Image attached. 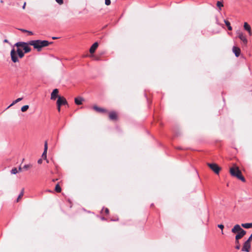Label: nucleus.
Wrapping results in <instances>:
<instances>
[{
  "mask_svg": "<svg viewBox=\"0 0 252 252\" xmlns=\"http://www.w3.org/2000/svg\"><path fill=\"white\" fill-rule=\"evenodd\" d=\"M21 170H22V168L21 166H20L19 168V171H21Z\"/></svg>",
  "mask_w": 252,
  "mask_h": 252,
  "instance_id": "a19ab883",
  "label": "nucleus"
},
{
  "mask_svg": "<svg viewBox=\"0 0 252 252\" xmlns=\"http://www.w3.org/2000/svg\"><path fill=\"white\" fill-rule=\"evenodd\" d=\"M10 56L11 60L14 63H17L19 62V60L17 57V54L14 49H12L10 52Z\"/></svg>",
  "mask_w": 252,
  "mask_h": 252,
  "instance_id": "423d86ee",
  "label": "nucleus"
},
{
  "mask_svg": "<svg viewBox=\"0 0 252 252\" xmlns=\"http://www.w3.org/2000/svg\"><path fill=\"white\" fill-rule=\"evenodd\" d=\"M18 172V171L16 168H13L11 171V173L13 174H16Z\"/></svg>",
  "mask_w": 252,
  "mask_h": 252,
  "instance_id": "a878e982",
  "label": "nucleus"
},
{
  "mask_svg": "<svg viewBox=\"0 0 252 252\" xmlns=\"http://www.w3.org/2000/svg\"><path fill=\"white\" fill-rule=\"evenodd\" d=\"M237 244V245H236V246L235 247L236 249H237V250H239L240 248V245L239 243V244Z\"/></svg>",
  "mask_w": 252,
  "mask_h": 252,
  "instance_id": "72a5a7b5",
  "label": "nucleus"
},
{
  "mask_svg": "<svg viewBox=\"0 0 252 252\" xmlns=\"http://www.w3.org/2000/svg\"><path fill=\"white\" fill-rule=\"evenodd\" d=\"M23 99L22 97H20L16 99L15 100L13 101V102L7 107V108H9V107H11L12 106L14 105L16 103L19 102V101H21Z\"/></svg>",
  "mask_w": 252,
  "mask_h": 252,
  "instance_id": "aec40b11",
  "label": "nucleus"
},
{
  "mask_svg": "<svg viewBox=\"0 0 252 252\" xmlns=\"http://www.w3.org/2000/svg\"><path fill=\"white\" fill-rule=\"evenodd\" d=\"M57 179H54V180H53V182H55V181H57Z\"/></svg>",
  "mask_w": 252,
  "mask_h": 252,
  "instance_id": "79ce46f5",
  "label": "nucleus"
},
{
  "mask_svg": "<svg viewBox=\"0 0 252 252\" xmlns=\"http://www.w3.org/2000/svg\"><path fill=\"white\" fill-rule=\"evenodd\" d=\"M105 212L106 213V214H108V213H109L108 209L106 208L105 210Z\"/></svg>",
  "mask_w": 252,
  "mask_h": 252,
  "instance_id": "4c0bfd02",
  "label": "nucleus"
},
{
  "mask_svg": "<svg viewBox=\"0 0 252 252\" xmlns=\"http://www.w3.org/2000/svg\"><path fill=\"white\" fill-rule=\"evenodd\" d=\"M16 52L20 58H23L24 57V52H23V51L20 48H19V47H18Z\"/></svg>",
  "mask_w": 252,
  "mask_h": 252,
  "instance_id": "a211bd4d",
  "label": "nucleus"
},
{
  "mask_svg": "<svg viewBox=\"0 0 252 252\" xmlns=\"http://www.w3.org/2000/svg\"><path fill=\"white\" fill-rule=\"evenodd\" d=\"M27 33H28L29 35H33V34L32 32L29 31H28Z\"/></svg>",
  "mask_w": 252,
  "mask_h": 252,
  "instance_id": "c9c22d12",
  "label": "nucleus"
},
{
  "mask_svg": "<svg viewBox=\"0 0 252 252\" xmlns=\"http://www.w3.org/2000/svg\"><path fill=\"white\" fill-rule=\"evenodd\" d=\"M3 41H4V42H5V43H8V40H7V39H4Z\"/></svg>",
  "mask_w": 252,
  "mask_h": 252,
  "instance_id": "ea45409f",
  "label": "nucleus"
},
{
  "mask_svg": "<svg viewBox=\"0 0 252 252\" xmlns=\"http://www.w3.org/2000/svg\"><path fill=\"white\" fill-rule=\"evenodd\" d=\"M52 43L47 40H33L30 41V45L32 46L34 49L38 52L41 51L42 48L49 46Z\"/></svg>",
  "mask_w": 252,
  "mask_h": 252,
  "instance_id": "f257e3e1",
  "label": "nucleus"
},
{
  "mask_svg": "<svg viewBox=\"0 0 252 252\" xmlns=\"http://www.w3.org/2000/svg\"><path fill=\"white\" fill-rule=\"evenodd\" d=\"M48 149L47 142L45 141L44 144V150L42 154V157L44 159H46L47 158V151Z\"/></svg>",
  "mask_w": 252,
  "mask_h": 252,
  "instance_id": "2eb2a0df",
  "label": "nucleus"
},
{
  "mask_svg": "<svg viewBox=\"0 0 252 252\" xmlns=\"http://www.w3.org/2000/svg\"><path fill=\"white\" fill-rule=\"evenodd\" d=\"M238 37L241 40L243 41L244 44H247L248 43V40L246 38V37L242 32H241L240 31H238L236 32Z\"/></svg>",
  "mask_w": 252,
  "mask_h": 252,
  "instance_id": "0eeeda50",
  "label": "nucleus"
},
{
  "mask_svg": "<svg viewBox=\"0 0 252 252\" xmlns=\"http://www.w3.org/2000/svg\"><path fill=\"white\" fill-rule=\"evenodd\" d=\"M105 4L106 5H109L111 4L110 0H105Z\"/></svg>",
  "mask_w": 252,
  "mask_h": 252,
  "instance_id": "cd10ccee",
  "label": "nucleus"
},
{
  "mask_svg": "<svg viewBox=\"0 0 252 252\" xmlns=\"http://www.w3.org/2000/svg\"><path fill=\"white\" fill-rule=\"evenodd\" d=\"M30 45H31L30 44V41L28 42H18L15 44V46L17 47L23 48L25 53H27L31 51L32 49L29 46Z\"/></svg>",
  "mask_w": 252,
  "mask_h": 252,
  "instance_id": "20e7f679",
  "label": "nucleus"
},
{
  "mask_svg": "<svg viewBox=\"0 0 252 252\" xmlns=\"http://www.w3.org/2000/svg\"><path fill=\"white\" fill-rule=\"evenodd\" d=\"M59 90L57 89H55L51 93V99L55 100L57 98H58L59 96H60L58 95Z\"/></svg>",
  "mask_w": 252,
  "mask_h": 252,
  "instance_id": "9d476101",
  "label": "nucleus"
},
{
  "mask_svg": "<svg viewBox=\"0 0 252 252\" xmlns=\"http://www.w3.org/2000/svg\"><path fill=\"white\" fill-rule=\"evenodd\" d=\"M233 52L234 53L236 57H239L240 54L241 50L239 48L234 46L233 48Z\"/></svg>",
  "mask_w": 252,
  "mask_h": 252,
  "instance_id": "dca6fc26",
  "label": "nucleus"
},
{
  "mask_svg": "<svg viewBox=\"0 0 252 252\" xmlns=\"http://www.w3.org/2000/svg\"><path fill=\"white\" fill-rule=\"evenodd\" d=\"M57 106L58 111L59 112H60V111H61V107L62 106H61L60 105H59V104H57Z\"/></svg>",
  "mask_w": 252,
  "mask_h": 252,
  "instance_id": "2f4dec72",
  "label": "nucleus"
},
{
  "mask_svg": "<svg viewBox=\"0 0 252 252\" xmlns=\"http://www.w3.org/2000/svg\"><path fill=\"white\" fill-rule=\"evenodd\" d=\"M241 225L245 228H252V223H242Z\"/></svg>",
  "mask_w": 252,
  "mask_h": 252,
  "instance_id": "6ab92c4d",
  "label": "nucleus"
},
{
  "mask_svg": "<svg viewBox=\"0 0 252 252\" xmlns=\"http://www.w3.org/2000/svg\"><path fill=\"white\" fill-rule=\"evenodd\" d=\"M42 160L41 158L38 159V161H37V162L39 164H41L42 163Z\"/></svg>",
  "mask_w": 252,
  "mask_h": 252,
  "instance_id": "e433bc0d",
  "label": "nucleus"
},
{
  "mask_svg": "<svg viewBox=\"0 0 252 252\" xmlns=\"http://www.w3.org/2000/svg\"><path fill=\"white\" fill-rule=\"evenodd\" d=\"M224 23H225L226 26H227L228 30L229 31H231L232 29L230 25V22L228 21L224 20Z\"/></svg>",
  "mask_w": 252,
  "mask_h": 252,
  "instance_id": "4be33fe9",
  "label": "nucleus"
},
{
  "mask_svg": "<svg viewBox=\"0 0 252 252\" xmlns=\"http://www.w3.org/2000/svg\"><path fill=\"white\" fill-rule=\"evenodd\" d=\"M109 118L110 120L112 121H116L118 119V114L115 111H112L109 113Z\"/></svg>",
  "mask_w": 252,
  "mask_h": 252,
  "instance_id": "9b49d317",
  "label": "nucleus"
},
{
  "mask_svg": "<svg viewBox=\"0 0 252 252\" xmlns=\"http://www.w3.org/2000/svg\"><path fill=\"white\" fill-rule=\"evenodd\" d=\"M244 28L250 34L252 33L251 26L248 24V23L245 22L244 24Z\"/></svg>",
  "mask_w": 252,
  "mask_h": 252,
  "instance_id": "f3484780",
  "label": "nucleus"
},
{
  "mask_svg": "<svg viewBox=\"0 0 252 252\" xmlns=\"http://www.w3.org/2000/svg\"><path fill=\"white\" fill-rule=\"evenodd\" d=\"M207 164L216 174H218L219 173L221 168L216 163H207Z\"/></svg>",
  "mask_w": 252,
  "mask_h": 252,
  "instance_id": "39448f33",
  "label": "nucleus"
},
{
  "mask_svg": "<svg viewBox=\"0 0 252 252\" xmlns=\"http://www.w3.org/2000/svg\"><path fill=\"white\" fill-rule=\"evenodd\" d=\"M217 5L220 8V9H221V8L223 6V3L220 1H218Z\"/></svg>",
  "mask_w": 252,
  "mask_h": 252,
  "instance_id": "393cba45",
  "label": "nucleus"
},
{
  "mask_svg": "<svg viewBox=\"0 0 252 252\" xmlns=\"http://www.w3.org/2000/svg\"><path fill=\"white\" fill-rule=\"evenodd\" d=\"M251 243L246 241L243 245V246L242 249V251L249 252L251 250Z\"/></svg>",
  "mask_w": 252,
  "mask_h": 252,
  "instance_id": "1a4fd4ad",
  "label": "nucleus"
},
{
  "mask_svg": "<svg viewBox=\"0 0 252 252\" xmlns=\"http://www.w3.org/2000/svg\"><path fill=\"white\" fill-rule=\"evenodd\" d=\"M93 57L94 58V60L95 61H99L100 60V57L98 56H93Z\"/></svg>",
  "mask_w": 252,
  "mask_h": 252,
  "instance_id": "c85d7f7f",
  "label": "nucleus"
},
{
  "mask_svg": "<svg viewBox=\"0 0 252 252\" xmlns=\"http://www.w3.org/2000/svg\"><path fill=\"white\" fill-rule=\"evenodd\" d=\"M29 108V106L28 105H24L21 108V111L23 112H26Z\"/></svg>",
  "mask_w": 252,
  "mask_h": 252,
  "instance_id": "b1692460",
  "label": "nucleus"
},
{
  "mask_svg": "<svg viewBox=\"0 0 252 252\" xmlns=\"http://www.w3.org/2000/svg\"><path fill=\"white\" fill-rule=\"evenodd\" d=\"M57 104L60 105L61 106L63 105H68L67 101L66 99L63 96H59L57 101Z\"/></svg>",
  "mask_w": 252,
  "mask_h": 252,
  "instance_id": "6e6552de",
  "label": "nucleus"
},
{
  "mask_svg": "<svg viewBox=\"0 0 252 252\" xmlns=\"http://www.w3.org/2000/svg\"><path fill=\"white\" fill-rule=\"evenodd\" d=\"M55 190L57 192H61L62 189H61V187L59 185V184H57L56 185V187H55Z\"/></svg>",
  "mask_w": 252,
  "mask_h": 252,
  "instance_id": "5701e85b",
  "label": "nucleus"
},
{
  "mask_svg": "<svg viewBox=\"0 0 252 252\" xmlns=\"http://www.w3.org/2000/svg\"><path fill=\"white\" fill-rule=\"evenodd\" d=\"M31 167H32L31 165L26 164L24 166L23 168L26 170H28L29 168H31Z\"/></svg>",
  "mask_w": 252,
  "mask_h": 252,
  "instance_id": "bb28decb",
  "label": "nucleus"
},
{
  "mask_svg": "<svg viewBox=\"0 0 252 252\" xmlns=\"http://www.w3.org/2000/svg\"><path fill=\"white\" fill-rule=\"evenodd\" d=\"M26 5V2H24V5L23 6V9H24L25 8Z\"/></svg>",
  "mask_w": 252,
  "mask_h": 252,
  "instance_id": "58836bf2",
  "label": "nucleus"
},
{
  "mask_svg": "<svg viewBox=\"0 0 252 252\" xmlns=\"http://www.w3.org/2000/svg\"><path fill=\"white\" fill-rule=\"evenodd\" d=\"M24 189H23L21 190V193H20V194L19 195V196L17 199V200H16L17 202H18L20 201V200L22 198V197L24 195Z\"/></svg>",
  "mask_w": 252,
  "mask_h": 252,
  "instance_id": "412c9836",
  "label": "nucleus"
},
{
  "mask_svg": "<svg viewBox=\"0 0 252 252\" xmlns=\"http://www.w3.org/2000/svg\"><path fill=\"white\" fill-rule=\"evenodd\" d=\"M21 31H22L23 32H27L28 31L25 29H19Z\"/></svg>",
  "mask_w": 252,
  "mask_h": 252,
  "instance_id": "f704fd0d",
  "label": "nucleus"
},
{
  "mask_svg": "<svg viewBox=\"0 0 252 252\" xmlns=\"http://www.w3.org/2000/svg\"><path fill=\"white\" fill-rule=\"evenodd\" d=\"M231 231L233 233L238 234L235 236V243L239 244V240L241 239L246 234V231L243 230L239 224H236L232 229Z\"/></svg>",
  "mask_w": 252,
  "mask_h": 252,
  "instance_id": "f03ea898",
  "label": "nucleus"
},
{
  "mask_svg": "<svg viewBox=\"0 0 252 252\" xmlns=\"http://www.w3.org/2000/svg\"><path fill=\"white\" fill-rule=\"evenodd\" d=\"M93 109L97 112L101 113H105L107 112V110L105 109L99 107L96 105H94L93 106Z\"/></svg>",
  "mask_w": 252,
  "mask_h": 252,
  "instance_id": "f8f14e48",
  "label": "nucleus"
},
{
  "mask_svg": "<svg viewBox=\"0 0 252 252\" xmlns=\"http://www.w3.org/2000/svg\"><path fill=\"white\" fill-rule=\"evenodd\" d=\"M56 2L58 3L59 4H63V0H56Z\"/></svg>",
  "mask_w": 252,
  "mask_h": 252,
  "instance_id": "c756f323",
  "label": "nucleus"
},
{
  "mask_svg": "<svg viewBox=\"0 0 252 252\" xmlns=\"http://www.w3.org/2000/svg\"><path fill=\"white\" fill-rule=\"evenodd\" d=\"M252 241V234L251 235L249 239L247 240V241H248L249 242H251Z\"/></svg>",
  "mask_w": 252,
  "mask_h": 252,
  "instance_id": "7c9ffc66",
  "label": "nucleus"
},
{
  "mask_svg": "<svg viewBox=\"0 0 252 252\" xmlns=\"http://www.w3.org/2000/svg\"><path fill=\"white\" fill-rule=\"evenodd\" d=\"M218 226V227L220 228L221 230H222L223 228H224V226L222 224H219Z\"/></svg>",
  "mask_w": 252,
  "mask_h": 252,
  "instance_id": "473e14b6",
  "label": "nucleus"
},
{
  "mask_svg": "<svg viewBox=\"0 0 252 252\" xmlns=\"http://www.w3.org/2000/svg\"><path fill=\"white\" fill-rule=\"evenodd\" d=\"M52 38H53V39H57V37H53Z\"/></svg>",
  "mask_w": 252,
  "mask_h": 252,
  "instance_id": "37998d69",
  "label": "nucleus"
},
{
  "mask_svg": "<svg viewBox=\"0 0 252 252\" xmlns=\"http://www.w3.org/2000/svg\"><path fill=\"white\" fill-rule=\"evenodd\" d=\"M98 44L97 42H95L92 45V46L91 47L90 49V52L91 54H93L95 52L96 49H97V48L98 47Z\"/></svg>",
  "mask_w": 252,
  "mask_h": 252,
  "instance_id": "ddd939ff",
  "label": "nucleus"
},
{
  "mask_svg": "<svg viewBox=\"0 0 252 252\" xmlns=\"http://www.w3.org/2000/svg\"><path fill=\"white\" fill-rule=\"evenodd\" d=\"M229 172L232 176L236 177L243 182H245V179L242 175V172L238 166L235 165L230 168Z\"/></svg>",
  "mask_w": 252,
  "mask_h": 252,
  "instance_id": "7ed1b4c3",
  "label": "nucleus"
},
{
  "mask_svg": "<svg viewBox=\"0 0 252 252\" xmlns=\"http://www.w3.org/2000/svg\"><path fill=\"white\" fill-rule=\"evenodd\" d=\"M84 101V99L81 97V96H78V97H77L76 98H75L74 99V101H75V103L77 105H81L82 104V102Z\"/></svg>",
  "mask_w": 252,
  "mask_h": 252,
  "instance_id": "4468645a",
  "label": "nucleus"
}]
</instances>
